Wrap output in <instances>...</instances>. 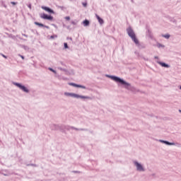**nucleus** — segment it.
<instances>
[{
	"mask_svg": "<svg viewBox=\"0 0 181 181\" xmlns=\"http://www.w3.org/2000/svg\"><path fill=\"white\" fill-rule=\"evenodd\" d=\"M41 8H42V9L45 11L46 12H48V13H54V11L53 10H52V8H50L49 7H46L45 6H42Z\"/></svg>",
	"mask_w": 181,
	"mask_h": 181,
	"instance_id": "9d476101",
	"label": "nucleus"
},
{
	"mask_svg": "<svg viewBox=\"0 0 181 181\" xmlns=\"http://www.w3.org/2000/svg\"><path fill=\"white\" fill-rule=\"evenodd\" d=\"M127 33L128 36L132 39V40L134 41L135 45H139V40H138V38H136V35H135V32L132 29V28L129 27L127 28Z\"/></svg>",
	"mask_w": 181,
	"mask_h": 181,
	"instance_id": "f03ea898",
	"label": "nucleus"
},
{
	"mask_svg": "<svg viewBox=\"0 0 181 181\" xmlns=\"http://www.w3.org/2000/svg\"><path fill=\"white\" fill-rule=\"evenodd\" d=\"M35 25H37V26H39L40 28H43V26H45L44 24L37 22H35Z\"/></svg>",
	"mask_w": 181,
	"mask_h": 181,
	"instance_id": "2eb2a0df",
	"label": "nucleus"
},
{
	"mask_svg": "<svg viewBox=\"0 0 181 181\" xmlns=\"http://www.w3.org/2000/svg\"><path fill=\"white\" fill-rule=\"evenodd\" d=\"M48 70H49V71H52V73H54V74H57V71L54 70V69H53L52 68H48Z\"/></svg>",
	"mask_w": 181,
	"mask_h": 181,
	"instance_id": "a211bd4d",
	"label": "nucleus"
},
{
	"mask_svg": "<svg viewBox=\"0 0 181 181\" xmlns=\"http://www.w3.org/2000/svg\"><path fill=\"white\" fill-rule=\"evenodd\" d=\"M28 7L30 9H32V4H28Z\"/></svg>",
	"mask_w": 181,
	"mask_h": 181,
	"instance_id": "c85d7f7f",
	"label": "nucleus"
},
{
	"mask_svg": "<svg viewBox=\"0 0 181 181\" xmlns=\"http://www.w3.org/2000/svg\"><path fill=\"white\" fill-rule=\"evenodd\" d=\"M19 56H20V57H21V59H23V60L25 59V57H23V56L21 55V54H19Z\"/></svg>",
	"mask_w": 181,
	"mask_h": 181,
	"instance_id": "c756f323",
	"label": "nucleus"
},
{
	"mask_svg": "<svg viewBox=\"0 0 181 181\" xmlns=\"http://www.w3.org/2000/svg\"><path fill=\"white\" fill-rule=\"evenodd\" d=\"M4 8H6V5H4Z\"/></svg>",
	"mask_w": 181,
	"mask_h": 181,
	"instance_id": "e433bc0d",
	"label": "nucleus"
},
{
	"mask_svg": "<svg viewBox=\"0 0 181 181\" xmlns=\"http://www.w3.org/2000/svg\"><path fill=\"white\" fill-rule=\"evenodd\" d=\"M179 112H181V110H179Z\"/></svg>",
	"mask_w": 181,
	"mask_h": 181,
	"instance_id": "58836bf2",
	"label": "nucleus"
},
{
	"mask_svg": "<svg viewBox=\"0 0 181 181\" xmlns=\"http://www.w3.org/2000/svg\"><path fill=\"white\" fill-rule=\"evenodd\" d=\"M2 56H3V57H4V59H7L6 56H5L4 54Z\"/></svg>",
	"mask_w": 181,
	"mask_h": 181,
	"instance_id": "473e14b6",
	"label": "nucleus"
},
{
	"mask_svg": "<svg viewBox=\"0 0 181 181\" xmlns=\"http://www.w3.org/2000/svg\"><path fill=\"white\" fill-rule=\"evenodd\" d=\"M69 85L72 86V87H76L78 88H83V90H88L87 87H86L85 86H83V85H78V84L74 83H69Z\"/></svg>",
	"mask_w": 181,
	"mask_h": 181,
	"instance_id": "0eeeda50",
	"label": "nucleus"
},
{
	"mask_svg": "<svg viewBox=\"0 0 181 181\" xmlns=\"http://www.w3.org/2000/svg\"><path fill=\"white\" fill-rule=\"evenodd\" d=\"M11 5H17L18 2L11 1Z\"/></svg>",
	"mask_w": 181,
	"mask_h": 181,
	"instance_id": "b1692460",
	"label": "nucleus"
},
{
	"mask_svg": "<svg viewBox=\"0 0 181 181\" xmlns=\"http://www.w3.org/2000/svg\"><path fill=\"white\" fill-rule=\"evenodd\" d=\"M67 39L68 40L69 39V40H72L71 37H69V38L68 37Z\"/></svg>",
	"mask_w": 181,
	"mask_h": 181,
	"instance_id": "72a5a7b5",
	"label": "nucleus"
},
{
	"mask_svg": "<svg viewBox=\"0 0 181 181\" xmlns=\"http://www.w3.org/2000/svg\"><path fill=\"white\" fill-rule=\"evenodd\" d=\"M23 36H25V37H28V35H26V34H23Z\"/></svg>",
	"mask_w": 181,
	"mask_h": 181,
	"instance_id": "2f4dec72",
	"label": "nucleus"
},
{
	"mask_svg": "<svg viewBox=\"0 0 181 181\" xmlns=\"http://www.w3.org/2000/svg\"><path fill=\"white\" fill-rule=\"evenodd\" d=\"M96 18L98 19L100 25H103L104 23V20H103V18H101L100 17L98 16V15H95Z\"/></svg>",
	"mask_w": 181,
	"mask_h": 181,
	"instance_id": "ddd939ff",
	"label": "nucleus"
},
{
	"mask_svg": "<svg viewBox=\"0 0 181 181\" xmlns=\"http://www.w3.org/2000/svg\"><path fill=\"white\" fill-rule=\"evenodd\" d=\"M66 21H70V16L65 17Z\"/></svg>",
	"mask_w": 181,
	"mask_h": 181,
	"instance_id": "a878e982",
	"label": "nucleus"
},
{
	"mask_svg": "<svg viewBox=\"0 0 181 181\" xmlns=\"http://www.w3.org/2000/svg\"><path fill=\"white\" fill-rule=\"evenodd\" d=\"M62 127L64 129V131H70L71 129H75V131H83L82 129H77L71 126H62Z\"/></svg>",
	"mask_w": 181,
	"mask_h": 181,
	"instance_id": "6e6552de",
	"label": "nucleus"
},
{
	"mask_svg": "<svg viewBox=\"0 0 181 181\" xmlns=\"http://www.w3.org/2000/svg\"><path fill=\"white\" fill-rule=\"evenodd\" d=\"M133 165L136 170V172L144 173L146 171V168L144 163L139 162L138 160H133Z\"/></svg>",
	"mask_w": 181,
	"mask_h": 181,
	"instance_id": "7ed1b4c3",
	"label": "nucleus"
},
{
	"mask_svg": "<svg viewBox=\"0 0 181 181\" xmlns=\"http://www.w3.org/2000/svg\"><path fill=\"white\" fill-rule=\"evenodd\" d=\"M82 5L84 6V8H87V1L83 2Z\"/></svg>",
	"mask_w": 181,
	"mask_h": 181,
	"instance_id": "4be33fe9",
	"label": "nucleus"
},
{
	"mask_svg": "<svg viewBox=\"0 0 181 181\" xmlns=\"http://www.w3.org/2000/svg\"><path fill=\"white\" fill-rule=\"evenodd\" d=\"M71 23L72 25H77V23H78V21L77 20H75V21H71Z\"/></svg>",
	"mask_w": 181,
	"mask_h": 181,
	"instance_id": "f3484780",
	"label": "nucleus"
},
{
	"mask_svg": "<svg viewBox=\"0 0 181 181\" xmlns=\"http://www.w3.org/2000/svg\"><path fill=\"white\" fill-rule=\"evenodd\" d=\"M74 173H80L79 171H74Z\"/></svg>",
	"mask_w": 181,
	"mask_h": 181,
	"instance_id": "7c9ffc66",
	"label": "nucleus"
},
{
	"mask_svg": "<svg viewBox=\"0 0 181 181\" xmlns=\"http://www.w3.org/2000/svg\"><path fill=\"white\" fill-rule=\"evenodd\" d=\"M180 89L181 90V86H180Z\"/></svg>",
	"mask_w": 181,
	"mask_h": 181,
	"instance_id": "ea45409f",
	"label": "nucleus"
},
{
	"mask_svg": "<svg viewBox=\"0 0 181 181\" xmlns=\"http://www.w3.org/2000/svg\"><path fill=\"white\" fill-rule=\"evenodd\" d=\"M162 37H165V39H169L170 37V35L169 34H165V35H162Z\"/></svg>",
	"mask_w": 181,
	"mask_h": 181,
	"instance_id": "dca6fc26",
	"label": "nucleus"
},
{
	"mask_svg": "<svg viewBox=\"0 0 181 181\" xmlns=\"http://www.w3.org/2000/svg\"><path fill=\"white\" fill-rule=\"evenodd\" d=\"M64 95H66V97H71V98H81L82 100H90L91 99V98H90L89 96H84V95H78V94L74 93L65 92L64 93Z\"/></svg>",
	"mask_w": 181,
	"mask_h": 181,
	"instance_id": "20e7f679",
	"label": "nucleus"
},
{
	"mask_svg": "<svg viewBox=\"0 0 181 181\" xmlns=\"http://www.w3.org/2000/svg\"><path fill=\"white\" fill-rule=\"evenodd\" d=\"M52 26H54V28H55V29H57V25H56V24H52Z\"/></svg>",
	"mask_w": 181,
	"mask_h": 181,
	"instance_id": "bb28decb",
	"label": "nucleus"
},
{
	"mask_svg": "<svg viewBox=\"0 0 181 181\" xmlns=\"http://www.w3.org/2000/svg\"><path fill=\"white\" fill-rule=\"evenodd\" d=\"M13 86H16V87H18V88L21 89V91L25 93L26 94H29V93H30V90H29V87L28 86H25L24 85L16 82H13Z\"/></svg>",
	"mask_w": 181,
	"mask_h": 181,
	"instance_id": "39448f33",
	"label": "nucleus"
},
{
	"mask_svg": "<svg viewBox=\"0 0 181 181\" xmlns=\"http://www.w3.org/2000/svg\"><path fill=\"white\" fill-rule=\"evenodd\" d=\"M158 142H161V144H165V145H170V146H175L177 145V143H175V142H169L168 141H165V140H157Z\"/></svg>",
	"mask_w": 181,
	"mask_h": 181,
	"instance_id": "1a4fd4ad",
	"label": "nucleus"
},
{
	"mask_svg": "<svg viewBox=\"0 0 181 181\" xmlns=\"http://www.w3.org/2000/svg\"><path fill=\"white\" fill-rule=\"evenodd\" d=\"M154 59H159V57H154Z\"/></svg>",
	"mask_w": 181,
	"mask_h": 181,
	"instance_id": "f704fd0d",
	"label": "nucleus"
},
{
	"mask_svg": "<svg viewBox=\"0 0 181 181\" xmlns=\"http://www.w3.org/2000/svg\"><path fill=\"white\" fill-rule=\"evenodd\" d=\"M106 76L108 78H111V80H113V81H115V83H119V84L124 86V88H126V90H129V91H135V88H134L132 86H131V83L124 81V79H122L118 76H111V75H106Z\"/></svg>",
	"mask_w": 181,
	"mask_h": 181,
	"instance_id": "f257e3e1",
	"label": "nucleus"
},
{
	"mask_svg": "<svg viewBox=\"0 0 181 181\" xmlns=\"http://www.w3.org/2000/svg\"><path fill=\"white\" fill-rule=\"evenodd\" d=\"M64 49H69V45H67V42L64 43Z\"/></svg>",
	"mask_w": 181,
	"mask_h": 181,
	"instance_id": "aec40b11",
	"label": "nucleus"
},
{
	"mask_svg": "<svg viewBox=\"0 0 181 181\" xmlns=\"http://www.w3.org/2000/svg\"><path fill=\"white\" fill-rule=\"evenodd\" d=\"M2 175H4V176H9V175H11V173H3Z\"/></svg>",
	"mask_w": 181,
	"mask_h": 181,
	"instance_id": "5701e85b",
	"label": "nucleus"
},
{
	"mask_svg": "<svg viewBox=\"0 0 181 181\" xmlns=\"http://www.w3.org/2000/svg\"><path fill=\"white\" fill-rule=\"evenodd\" d=\"M173 22H175V20H173Z\"/></svg>",
	"mask_w": 181,
	"mask_h": 181,
	"instance_id": "4c0bfd02",
	"label": "nucleus"
},
{
	"mask_svg": "<svg viewBox=\"0 0 181 181\" xmlns=\"http://www.w3.org/2000/svg\"><path fill=\"white\" fill-rule=\"evenodd\" d=\"M32 166H36V165H34V164H31Z\"/></svg>",
	"mask_w": 181,
	"mask_h": 181,
	"instance_id": "c9c22d12",
	"label": "nucleus"
},
{
	"mask_svg": "<svg viewBox=\"0 0 181 181\" xmlns=\"http://www.w3.org/2000/svg\"><path fill=\"white\" fill-rule=\"evenodd\" d=\"M158 64H160V66H161L162 67H165L166 69H169V67H170V66L165 62H162L160 61H157Z\"/></svg>",
	"mask_w": 181,
	"mask_h": 181,
	"instance_id": "9b49d317",
	"label": "nucleus"
},
{
	"mask_svg": "<svg viewBox=\"0 0 181 181\" xmlns=\"http://www.w3.org/2000/svg\"><path fill=\"white\" fill-rule=\"evenodd\" d=\"M40 16L41 19H46L47 21H53V16H48L46 13H41Z\"/></svg>",
	"mask_w": 181,
	"mask_h": 181,
	"instance_id": "423d86ee",
	"label": "nucleus"
},
{
	"mask_svg": "<svg viewBox=\"0 0 181 181\" xmlns=\"http://www.w3.org/2000/svg\"><path fill=\"white\" fill-rule=\"evenodd\" d=\"M57 69H58V70H60L61 71H66V69H63L60 66H59Z\"/></svg>",
	"mask_w": 181,
	"mask_h": 181,
	"instance_id": "412c9836",
	"label": "nucleus"
},
{
	"mask_svg": "<svg viewBox=\"0 0 181 181\" xmlns=\"http://www.w3.org/2000/svg\"><path fill=\"white\" fill-rule=\"evenodd\" d=\"M82 25L85 27L90 26V21L88 20H85L82 22Z\"/></svg>",
	"mask_w": 181,
	"mask_h": 181,
	"instance_id": "4468645a",
	"label": "nucleus"
},
{
	"mask_svg": "<svg viewBox=\"0 0 181 181\" xmlns=\"http://www.w3.org/2000/svg\"><path fill=\"white\" fill-rule=\"evenodd\" d=\"M146 35L150 37L151 40H153V34L151 31V30H148L146 32Z\"/></svg>",
	"mask_w": 181,
	"mask_h": 181,
	"instance_id": "f8f14e48",
	"label": "nucleus"
},
{
	"mask_svg": "<svg viewBox=\"0 0 181 181\" xmlns=\"http://www.w3.org/2000/svg\"><path fill=\"white\" fill-rule=\"evenodd\" d=\"M43 28H46V29H50V27H49L47 25H44Z\"/></svg>",
	"mask_w": 181,
	"mask_h": 181,
	"instance_id": "cd10ccee",
	"label": "nucleus"
},
{
	"mask_svg": "<svg viewBox=\"0 0 181 181\" xmlns=\"http://www.w3.org/2000/svg\"><path fill=\"white\" fill-rule=\"evenodd\" d=\"M54 37H57V35H51L50 39H54Z\"/></svg>",
	"mask_w": 181,
	"mask_h": 181,
	"instance_id": "393cba45",
	"label": "nucleus"
},
{
	"mask_svg": "<svg viewBox=\"0 0 181 181\" xmlns=\"http://www.w3.org/2000/svg\"><path fill=\"white\" fill-rule=\"evenodd\" d=\"M157 47H158L159 49H160V47H165V45L160 44V43H158L157 44Z\"/></svg>",
	"mask_w": 181,
	"mask_h": 181,
	"instance_id": "6ab92c4d",
	"label": "nucleus"
}]
</instances>
